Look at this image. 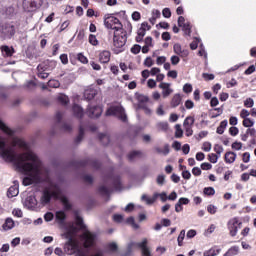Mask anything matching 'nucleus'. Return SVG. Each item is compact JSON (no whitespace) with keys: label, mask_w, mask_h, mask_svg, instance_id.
<instances>
[{"label":"nucleus","mask_w":256,"mask_h":256,"mask_svg":"<svg viewBox=\"0 0 256 256\" xmlns=\"http://www.w3.org/2000/svg\"><path fill=\"white\" fill-rule=\"evenodd\" d=\"M236 157H237V154H235V152H227L224 156V159L226 163H234Z\"/></svg>","instance_id":"nucleus-21"},{"label":"nucleus","mask_w":256,"mask_h":256,"mask_svg":"<svg viewBox=\"0 0 256 256\" xmlns=\"http://www.w3.org/2000/svg\"><path fill=\"white\" fill-rule=\"evenodd\" d=\"M85 136V130L83 129L82 126L79 128V134L76 138V143H79L80 141H83V137Z\"/></svg>","instance_id":"nucleus-39"},{"label":"nucleus","mask_w":256,"mask_h":256,"mask_svg":"<svg viewBox=\"0 0 256 256\" xmlns=\"http://www.w3.org/2000/svg\"><path fill=\"white\" fill-rule=\"evenodd\" d=\"M204 195H208V196L215 195V188L213 187L204 188Z\"/></svg>","instance_id":"nucleus-45"},{"label":"nucleus","mask_w":256,"mask_h":256,"mask_svg":"<svg viewBox=\"0 0 256 256\" xmlns=\"http://www.w3.org/2000/svg\"><path fill=\"white\" fill-rule=\"evenodd\" d=\"M19 195V182L14 181V185L11 186L7 191V197L10 199Z\"/></svg>","instance_id":"nucleus-11"},{"label":"nucleus","mask_w":256,"mask_h":256,"mask_svg":"<svg viewBox=\"0 0 256 256\" xmlns=\"http://www.w3.org/2000/svg\"><path fill=\"white\" fill-rule=\"evenodd\" d=\"M37 71L38 77H40V79H47V77H49V74L51 73V70H49V68L45 64H39L37 67Z\"/></svg>","instance_id":"nucleus-10"},{"label":"nucleus","mask_w":256,"mask_h":256,"mask_svg":"<svg viewBox=\"0 0 256 256\" xmlns=\"http://www.w3.org/2000/svg\"><path fill=\"white\" fill-rule=\"evenodd\" d=\"M220 253H221V249L215 250V248H212L208 251H205L204 256H216V255H219Z\"/></svg>","instance_id":"nucleus-32"},{"label":"nucleus","mask_w":256,"mask_h":256,"mask_svg":"<svg viewBox=\"0 0 256 256\" xmlns=\"http://www.w3.org/2000/svg\"><path fill=\"white\" fill-rule=\"evenodd\" d=\"M170 61H171L172 65H178V63H179V61H181V59L179 58V56H172Z\"/></svg>","instance_id":"nucleus-60"},{"label":"nucleus","mask_w":256,"mask_h":256,"mask_svg":"<svg viewBox=\"0 0 256 256\" xmlns=\"http://www.w3.org/2000/svg\"><path fill=\"white\" fill-rule=\"evenodd\" d=\"M237 253H239V247L233 246L224 254V256H235Z\"/></svg>","instance_id":"nucleus-30"},{"label":"nucleus","mask_w":256,"mask_h":256,"mask_svg":"<svg viewBox=\"0 0 256 256\" xmlns=\"http://www.w3.org/2000/svg\"><path fill=\"white\" fill-rule=\"evenodd\" d=\"M65 219H67V215L63 211L56 212V220L60 225H63L65 223Z\"/></svg>","instance_id":"nucleus-19"},{"label":"nucleus","mask_w":256,"mask_h":256,"mask_svg":"<svg viewBox=\"0 0 256 256\" xmlns=\"http://www.w3.org/2000/svg\"><path fill=\"white\" fill-rule=\"evenodd\" d=\"M119 23H121V21H119L118 18H115L113 16L108 17L105 21H104V25L107 29H110L111 27H114L115 25H119Z\"/></svg>","instance_id":"nucleus-13"},{"label":"nucleus","mask_w":256,"mask_h":256,"mask_svg":"<svg viewBox=\"0 0 256 256\" xmlns=\"http://www.w3.org/2000/svg\"><path fill=\"white\" fill-rule=\"evenodd\" d=\"M133 247H139L142 251V256H153L151 255V250H149V247H147V238H144L141 242H132L128 244V251L131 252Z\"/></svg>","instance_id":"nucleus-4"},{"label":"nucleus","mask_w":256,"mask_h":256,"mask_svg":"<svg viewBox=\"0 0 256 256\" xmlns=\"http://www.w3.org/2000/svg\"><path fill=\"white\" fill-rule=\"evenodd\" d=\"M229 133H230V135H232V137H235V136L239 135V128L232 126L229 129Z\"/></svg>","instance_id":"nucleus-47"},{"label":"nucleus","mask_w":256,"mask_h":256,"mask_svg":"<svg viewBox=\"0 0 256 256\" xmlns=\"http://www.w3.org/2000/svg\"><path fill=\"white\" fill-rule=\"evenodd\" d=\"M180 27H182V30L185 31V35H191V24L189 22L183 24Z\"/></svg>","instance_id":"nucleus-38"},{"label":"nucleus","mask_w":256,"mask_h":256,"mask_svg":"<svg viewBox=\"0 0 256 256\" xmlns=\"http://www.w3.org/2000/svg\"><path fill=\"white\" fill-rule=\"evenodd\" d=\"M175 129H176L175 137L178 139L183 137V130L181 129V126L179 124L175 125Z\"/></svg>","instance_id":"nucleus-40"},{"label":"nucleus","mask_w":256,"mask_h":256,"mask_svg":"<svg viewBox=\"0 0 256 256\" xmlns=\"http://www.w3.org/2000/svg\"><path fill=\"white\" fill-rule=\"evenodd\" d=\"M131 52L134 53V55H137L141 52V46L139 44H135L132 48H131Z\"/></svg>","instance_id":"nucleus-50"},{"label":"nucleus","mask_w":256,"mask_h":256,"mask_svg":"<svg viewBox=\"0 0 256 256\" xmlns=\"http://www.w3.org/2000/svg\"><path fill=\"white\" fill-rule=\"evenodd\" d=\"M126 223H128V225H131L133 229H139V224L135 223V218L133 216L127 218Z\"/></svg>","instance_id":"nucleus-37"},{"label":"nucleus","mask_w":256,"mask_h":256,"mask_svg":"<svg viewBox=\"0 0 256 256\" xmlns=\"http://www.w3.org/2000/svg\"><path fill=\"white\" fill-rule=\"evenodd\" d=\"M184 93H191L193 91V86L191 84H185L183 86Z\"/></svg>","instance_id":"nucleus-54"},{"label":"nucleus","mask_w":256,"mask_h":256,"mask_svg":"<svg viewBox=\"0 0 256 256\" xmlns=\"http://www.w3.org/2000/svg\"><path fill=\"white\" fill-rule=\"evenodd\" d=\"M209 161L210 163H217V159H219V156L217 154H209Z\"/></svg>","instance_id":"nucleus-56"},{"label":"nucleus","mask_w":256,"mask_h":256,"mask_svg":"<svg viewBox=\"0 0 256 256\" xmlns=\"http://www.w3.org/2000/svg\"><path fill=\"white\" fill-rule=\"evenodd\" d=\"M80 165H91L94 169H99V167H101V163L97 160H85L80 162Z\"/></svg>","instance_id":"nucleus-18"},{"label":"nucleus","mask_w":256,"mask_h":256,"mask_svg":"<svg viewBox=\"0 0 256 256\" xmlns=\"http://www.w3.org/2000/svg\"><path fill=\"white\" fill-rule=\"evenodd\" d=\"M202 149L203 151H206V152L211 151V144L209 142H204Z\"/></svg>","instance_id":"nucleus-63"},{"label":"nucleus","mask_w":256,"mask_h":256,"mask_svg":"<svg viewBox=\"0 0 256 256\" xmlns=\"http://www.w3.org/2000/svg\"><path fill=\"white\" fill-rule=\"evenodd\" d=\"M138 109H143V111H144V113H145L146 115H151V113H152L151 109H150L147 105H145V106H140V108H138Z\"/></svg>","instance_id":"nucleus-62"},{"label":"nucleus","mask_w":256,"mask_h":256,"mask_svg":"<svg viewBox=\"0 0 256 256\" xmlns=\"http://www.w3.org/2000/svg\"><path fill=\"white\" fill-rule=\"evenodd\" d=\"M87 115L90 119H98L103 113V109L100 106H88Z\"/></svg>","instance_id":"nucleus-8"},{"label":"nucleus","mask_w":256,"mask_h":256,"mask_svg":"<svg viewBox=\"0 0 256 256\" xmlns=\"http://www.w3.org/2000/svg\"><path fill=\"white\" fill-rule=\"evenodd\" d=\"M232 149H235L236 151H241V149H243V143L241 142H234L232 144Z\"/></svg>","instance_id":"nucleus-49"},{"label":"nucleus","mask_w":256,"mask_h":256,"mask_svg":"<svg viewBox=\"0 0 256 256\" xmlns=\"http://www.w3.org/2000/svg\"><path fill=\"white\" fill-rule=\"evenodd\" d=\"M72 109L75 117H77L78 119H81V117H83V108H81V106L75 104Z\"/></svg>","instance_id":"nucleus-22"},{"label":"nucleus","mask_w":256,"mask_h":256,"mask_svg":"<svg viewBox=\"0 0 256 256\" xmlns=\"http://www.w3.org/2000/svg\"><path fill=\"white\" fill-rule=\"evenodd\" d=\"M73 128L71 127L70 124L64 123L62 125V130H64L66 133H69V131H71Z\"/></svg>","instance_id":"nucleus-64"},{"label":"nucleus","mask_w":256,"mask_h":256,"mask_svg":"<svg viewBox=\"0 0 256 256\" xmlns=\"http://www.w3.org/2000/svg\"><path fill=\"white\" fill-rule=\"evenodd\" d=\"M108 29H112L114 33H119L120 35H123L125 32H123V24L121 22L115 26H112Z\"/></svg>","instance_id":"nucleus-27"},{"label":"nucleus","mask_w":256,"mask_h":256,"mask_svg":"<svg viewBox=\"0 0 256 256\" xmlns=\"http://www.w3.org/2000/svg\"><path fill=\"white\" fill-rule=\"evenodd\" d=\"M227 127V120H223L220 125L218 126L216 133H218V135H223V133H225V128Z\"/></svg>","instance_id":"nucleus-26"},{"label":"nucleus","mask_w":256,"mask_h":256,"mask_svg":"<svg viewBox=\"0 0 256 256\" xmlns=\"http://www.w3.org/2000/svg\"><path fill=\"white\" fill-rule=\"evenodd\" d=\"M39 1L40 0H24L23 3L26 7H29L31 10H33L39 7Z\"/></svg>","instance_id":"nucleus-17"},{"label":"nucleus","mask_w":256,"mask_h":256,"mask_svg":"<svg viewBox=\"0 0 256 256\" xmlns=\"http://www.w3.org/2000/svg\"><path fill=\"white\" fill-rule=\"evenodd\" d=\"M136 99L138 101L136 109H140L141 106L144 107L145 105H147V103H149V97L143 94L136 93Z\"/></svg>","instance_id":"nucleus-12"},{"label":"nucleus","mask_w":256,"mask_h":256,"mask_svg":"<svg viewBox=\"0 0 256 256\" xmlns=\"http://www.w3.org/2000/svg\"><path fill=\"white\" fill-rule=\"evenodd\" d=\"M179 105H181V95L176 94L172 98L171 107H179Z\"/></svg>","instance_id":"nucleus-25"},{"label":"nucleus","mask_w":256,"mask_h":256,"mask_svg":"<svg viewBox=\"0 0 256 256\" xmlns=\"http://www.w3.org/2000/svg\"><path fill=\"white\" fill-rule=\"evenodd\" d=\"M98 139H99V141H101V143L103 145H107L111 141V139L109 138V135H107L105 133L98 134Z\"/></svg>","instance_id":"nucleus-24"},{"label":"nucleus","mask_w":256,"mask_h":256,"mask_svg":"<svg viewBox=\"0 0 256 256\" xmlns=\"http://www.w3.org/2000/svg\"><path fill=\"white\" fill-rule=\"evenodd\" d=\"M2 33L6 39H11L15 35V26L11 24H5L2 26Z\"/></svg>","instance_id":"nucleus-9"},{"label":"nucleus","mask_w":256,"mask_h":256,"mask_svg":"<svg viewBox=\"0 0 256 256\" xmlns=\"http://www.w3.org/2000/svg\"><path fill=\"white\" fill-rule=\"evenodd\" d=\"M53 217H54V215H53V213H51V212H47V213L44 215V219H45V221H47V222L53 221Z\"/></svg>","instance_id":"nucleus-61"},{"label":"nucleus","mask_w":256,"mask_h":256,"mask_svg":"<svg viewBox=\"0 0 256 256\" xmlns=\"http://www.w3.org/2000/svg\"><path fill=\"white\" fill-rule=\"evenodd\" d=\"M214 151L217 153V155H221V153H223V146L216 144L214 146Z\"/></svg>","instance_id":"nucleus-59"},{"label":"nucleus","mask_w":256,"mask_h":256,"mask_svg":"<svg viewBox=\"0 0 256 256\" xmlns=\"http://www.w3.org/2000/svg\"><path fill=\"white\" fill-rule=\"evenodd\" d=\"M183 239H185V230H182L178 236V245L181 247L183 245Z\"/></svg>","instance_id":"nucleus-46"},{"label":"nucleus","mask_w":256,"mask_h":256,"mask_svg":"<svg viewBox=\"0 0 256 256\" xmlns=\"http://www.w3.org/2000/svg\"><path fill=\"white\" fill-rule=\"evenodd\" d=\"M154 197L157 199V197H160L162 203H165V201H167L168 197H167V193L166 192H162V193H156L154 194Z\"/></svg>","instance_id":"nucleus-41"},{"label":"nucleus","mask_w":256,"mask_h":256,"mask_svg":"<svg viewBox=\"0 0 256 256\" xmlns=\"http://www.w3.org/2000/svg\"><path fill=\"white\" fill-rule=\"evenodd\" d=\"M157 127L160 131H167V129H169V124L167 122H160Z\"/></svg>","instance_id":"nucleus-43"},{"label":"nucleus","mask_w":256,"mask_h":256,"mask_svg":"<svg viewBox=\"0 0 256 256\" xmlns=\"http://www.w3.org/2000/svg\"><path fill=\"white\" fill-rule=\"evenodd\" d=\"M141 200L146 201V205H153L156 201V198L155 196L153 198H149L147 197V195L144 194L142 195Z\"/></svg>","instance_id":"nucleus-36"},{"label":"nucleus","mask_w":256,"mask_h":256,"mask_svg":"<svg viewBox=\"0 0 256 256\" xmlns=\"http://www.w3.org/2000/svg\"><path fill=\"white\" fill-rule=\"evenodd\" d=\"M47 85L52 88V89H58V87H61V83L59 82V80H49Z\"/></svg>","instance_id":"nucleus-31"},{"label":"nucleus","mask_w":256,"mask_h":256,"mask_svg":"<svg viewBox=\"0 0 256 256\" xmlns=\"http://www.w3.org/2000/svg\"><path fill=\"white\" fill-rule=\"evenodd\" d=\"M99 191H100L101 195H105L106 197H108L107 201H109V197H110L111 193H113V190L107 188L106 186H100Z\"/></svg>","instance_id":"nucleus-23"},{"label":"nucleus","mask_w":256,"mask_h":256,"mask_svg":"<svg viewBox=\"0 0 256 256\" xmlns=\"http://www.w3.org/2000/svg\"><path fill=\"white\" fill-rule=\"evenodd\" d=\"M243 125H244V127H253V125H255V123L249 118H244Z\"/></svg>","instance_id":"nucleus-48"},{"label":"nucleus","mask_w":256,"mask_h":256,"mask_svg":"<svg viewBox=\"0 0 256 256\" xmlns=\"http://www.w3.org/2000/svg\"><path fill=\"white\" fill-rule=\"evenodd\" d=\"M35 87H37V84H35L33 81H28L25 85V88L29 90L35 89Z\"/></svg>","instance_id":"nucleus-58"},{"label":"nucleus","mask_w":256,"mask_h":256,"mask_svg":"<svg viewBox=\"0 0 256 256\" xmlns=\"http://www.w3.org/2000/svg\"><path fill=\"white\" fill-rule=\"evenodd\" d=\"M244 105L245 107H253V105H255V102L252 98H248L245 100Z\"/></svg>","instance_id":"nucleus-57"},{"label":"nucleus","mask_w":256,"mask_h":256,"mask_svg":"<svg viewBox=\"0 0 256 256\" xmlns=\"http://www.w3.org/2000/svg\"><path fill=\"white\" fill-rule=\"evenodd\" d=\"M193 123H195V118L188 116L185 120H184V127H193Z\"/></svg>","instance_id":"nucleus-35"},{"label":"nucleus","mask_w":256,"mask_h":256,"mask_svg":"<svg viewBox=\"0 0 256 256\" xmlns=\"http://www.w3.org/2000/svg\"><path fill=\"white\" fill-rule=\"evenodd\" d=\"M76 225H78L81 229H84V232L81 235V240L84 243V247H92L95 243L96 236L86 229L85 223H83V218L79 215H76Z\"/></svg>","instance_id":"nucleus-2"},{"label":"nucleus","mask_w":256,"mask_h":256,"mask_svg":"<svg viewBox=\"0 0 256 256\" xmlns=\"http://www.w3.org/2000/svg\"><path fill=\"white\" fill-rule=\"evenodd\" d=\"M2 227L4 231H9V229H13V227H15V221L11 218H7Z\"/></svg>","instance_id":"nucleus-20"},{"label":"nucleus","mask_w":256,"mask_h":256,"mask_svg":"<svg viewBox=\"0 0 256 256\" xmlns=\"http://www.w3.org/2000/svg\"><path fill=\"white\" fill-rule=\"evenodd\" d=\"M156 183H157V185H160V186L165 185V175H163V174L158 175L156 178Z\"/></svg>","instance_id":"nucleus-42"},{"label":"nucleus","mask_w":256,"mask_h":256,"mask_svg":"<svg viewBox=\"0 0 256 256\" xmlns=\"http://www.w3.org/2000/svg\"><path fill=\"white\" fill-rule=\"evenodd\" d=\"M58 102L62 105H67L69 103V97L65 94H59Z\"/></svg>","instance_id":"nucleus-33"},{"label":"nucleus","mask_w":256,"mask_h":256,"mask_svg":"<svg viewBox=\"0 0 256 256\" xmlns=\"http://www.w3.org/2000/svg\"><path fill=\"white\" fill-rule=\"evenodd\" d=\"M115 223H123V215L115 214L113 216Z\"/></svg>","instance_id":"nucleus-55"},{"label":"nucleus","mask_w":256,"mask_h":256,"mask_svg":"<svg viewBox=\"0 0 256 256\" xmlns=\"http://www.w3.org/2000/svg\"><path fill=\"white\" fill-rule=\"evenodd\" d=\"M163 17L169 19L171 17V10L169 8H164L162 11Z\"/></svg>","instance_id":"nucleus-52"},{"label":"nucleus","mask_w":256,"mask_h":256,"mask_svg":"<svg viewBox=\"0 0 256 256\" xmlns=\"http://www.w3.org/2000/svg\"><path fill=\"white\" fill-rule=\"evenodd\" d=\"M100 63H109L111 61V52L104 50L99 54Z\"/></svg>","instance_id":"nucleus-14"},{"label":"nucleus","mask_w":256,"mask_h":256,"mask_svg":"<svg viewBox=\"0 0 256 256\" xmlns=\"http://www.w3.org/2000/svg\"><path fill=\"white\" fill-rule=\"evenodd\" d=\"M61 201H62L65 209H71V204L69 203V199L67 197L62 196Z\"/></svg>","instance_id":"nucleus-44"},{"label":"nucleus","mask_w":256,"mask_h":256,"mask_svg":"<svg viewBox=\"0 0 256 256\" xmlns=\"http://www.w3.org/2000/svg\"><path fill=\"white\" fill-rule=\"evenodd\" d=\"M174 53H176V55H181V53H183V51L181 50V45L180 44H174Z\"/></svg>","instance_id":"nucleus-53"},{"label":"nucleus","mask_w":256,"mask_h":256,"mask_svg":"<svg viewBox=\"0 0 256 256\" xmlns=\"http://www.w3.org/2000/svg\"><path fill=\"white\" fill-rule=\"evenodd\" d=\"M144 154L141 151H132L128 154V160L129 161H135V159H141Z\"/></svg>","instance_id":"nucleus-16"},{"label":"nucleus","mask_w":256,"mask_h":256,"mask_svg":"<svg viewBox=\"0 0 256 256\" xmlns=\"http://www.w3.org/2000/svg\"><path fill=\"white\" fill-rule=\"evenodd\" d=\"M236 223H239V220H237V218H234L233 223H232V227L230 229L231 237H235V235H237V225H236Z\"/></svg>","instance_id":"nucleus-28"},{"label":"nucleus","mask_w":256,"mask_h":256,"mask_svg":"<svg viewBox=\"0 0 256 256\" xmlns=\"http://www.w3.org/2000/svg\"><path fill=\"white\" fill-rule=\"evenodd\" d=\"M105 115L107 117H111V115H114L115 117H118L122 123H127V114L125 113V108L121 105L117 106H111L107 109Z\"/></svg>","instance_id":"nucleus-3"},{"label":"nucleus","mask_w":256,"mask_h":256,"mask_svg":"<svg viewBox=\"0 0 256 256\" xmlns=\"http://www.w3.org/2000/svg\"><path fill=\"white\" fill-rule=\"evenodd\" d=\"M0 129L6 133V135H9V137H13V135H15V131L11 130V128L6 126V124L1 120ZM6 146L7 143L5 140L0 139V157H2L4 161L14 163L16 169L20 173H24V175H49V170L47 167L43 166V162H41L39 156H37L33 151L28 150L17 155L13 148H5Z\"/></svg>","instance_id":"nucleus-1"},{"label":"nucleus","mask_w":256,"mask_h":256,"mask_svg":"<svg viewBox=\"0 0 256 256\" xmlns=\"http://www.w3.org/2000/svg\"><path fill=\"white\" fill-rule=\"evenodd\" d=\"M113 43L114 47L117 49H121V47H125V43H127V32H124L123 34L114 33L113 37Z\"/></svg>","instance_id":"nucleus-5"},{"label":"nucleus","mask_w":256,"mask_h":256,"mask_svg":"<svg viewBox=\"0 0 256 256\" xmlns=\"http://www.w3.org/2000/svg\"><path fill=\"white\" fill-rule=\"evenodd\" d=\"M145 27H148L147 22H144L141 24V27L139 28L137 35H139L140 37H145V33H146Z\"/></svg>","instance_id":"nucleus-34"},{"label":"nucleus","mask_w":256,"mask_h":256,"mask_svg":"<svg viewBox=\"0 0 256 256\" xmlns=\"http://www.w3.org/2000/svg\"><path fill=\"white\" fill-rule=\"evenodd\" d=\"M89 43H91V45H98L99 41H97V37L93 34H90L89 36Z\"/></svg>","instance_id":"nucleus-51"},{"label":"nucleus","mask_w":256,"mask_h":256,"mask_svg":"<svg viewBox=\"0 0 256 256\" xmlns=\"http://www.w3.org/2000/svg\"><path fill=\"white\" fill-rule=\"evenodd\" d=\"M13 147H24L27 148V144L19 138H14L12 141Z\"/></svg>","instance_id":"nucleus-29"},{"label":"nucleus","mask_w":256,"mask_h":256,"mask_svg":"<svg viewBox=\"0 0 256 256\" xmlns=\"http://www.w3.org/2000/svg\"><path fill=\"white\" fill-rule=\"evenodd\" d=\"M109 181L112 183L115 191H121V177L119 176H108L107 178H104L105 185H109Z\"/></svg>","instance_id":"nucleus-7"},{"label":"nucleus","mask_w":256,"mask_h":256,"mask_svg":"<svg viewBox=\"0 0 256 256\" xmlns=\"http://www.w3.org/2000/svg\"><path fill=\"white\" fill-rule=\"evenodd\" d=\"M37 204V198L33 194H28L23 201L24 207L30 211H35V209H37Z\"/></svg>","instance_id":"nucleus-6"},{"label":"nucleus","mask_w":256,"mask_h":256,"mask_svg":"<svg viewBox=\"0 0 256 256\" xmlns=\"http://www.w3.org/2000/svg\"><path fill=\"white\" fill-rule=\"evenodd\" d=\"M1 51L4 57H13V54L15 53V49L9 46H1Z\"/></svg>","instance_id":"nucleus-15"}]
</instances>
